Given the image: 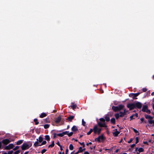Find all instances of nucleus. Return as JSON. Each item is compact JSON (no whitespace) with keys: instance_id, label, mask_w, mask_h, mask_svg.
<instances>
[{"instance_id":"c9c22d12","label":"nucleus","mask_w":154,"mask_h":154,"mask_svg":"<svg viewBox=\"0 0 154 154\" xmlns=\"http://www.w3.org/2000/svg\"><path fill=\"white\" fill-rule=\"evenodd\" d=\"M50 125L48 124H45L44 125V128L45 129H47L49 127Z\"/></svg>"},{"instance_id":"5fc2aeb1","label":"nucleus","mask_w":154,"mask_h":154,"mask_svg":"<svg viewBox=\"0 0 154 154\" xmlns=\"http://www.w3.org/2000/svg\"><path fill=\"white\" fill-rule=\"evenodd\" d=\"M133 140V139L132 138H131L129 141H128V143H131Z\"/></svg>"},{"instance_id":"6ab92c4d","label":"nucleus","mask_w":154,"mask_h":154,"mask_svg":"<svg viewBox=\"0 0 154 154\" xmlns=\"http://www.w3.org/2000/svg\"><path fill=\"white\" fill-rule=\"evenodd\" d=\"M43 138L41 136H40L38 139V141L40 143H42L43 140Z\"/></svg>"},{"instance_id":"bf43d9fd","label":"nucleus","mask_w":154,"mask_h":154,"mask_svg":"<svg viewBox=\"0 0 154 154\" xmlns=\"http://www.w3.org/2000/svg\"><path fill=\"white\" fill-rule=\"evenodd\" d=\"M2 141H0V149H2Z\"/></svg>"},{"instance_id":"c756f323","label":"nucleus","mask_w":154,"mask_h":154,"mask_svg":"<svg viewBox=\"0 0 154 154\" xmlns=\"http://www.w3.org/2000/svg\"><path fill=\"white\" fill-rule=\"evenodd\" d=\"M150 115L145 114L144 115V116L146 119L149 120Z\"/></svg>"},{"instance_id":"473e14b6","label":"nucleus","mask_w":154,"mask_h":154,"mask_svg":"<svg viewBox=\"0 0 154 154\" xmlns=\"http://www.w3.org/2000/svg\"><path fill=\"white\" fill-rule=\"evenodd\" d=\"M44 121L45 123H48L50 122L49 119L48 118H47L44 119Z\"/></svg>"},{"instance_id":"4468645a","label":"nucleus","mask_w":154,"mask_h":154,"mask_svg":"<svg viewBox=\"0 0 154 154\" xmlns=\"http://www.w3.org/2000/svg\"><path fill=\"white\" fill-rule=\"evenodd\" d=\"M74 117V116H70L67 118V119L69 122H71Z\"/></svg>"},{"instance_id":"5701e85b","label":"nucleus","mask_w":154,"mask_h":154,"mask_svg":"<svg viewBox=\"0 0 154 154\" xmlns=\"http://www.w3.org/2000/svg\"><path fill=\"white\" fill-rule=\"evenodd\" d=\"M54 141H53L51 143V145H49L48 147H53L54 146Z\"/></svg>"},{"instance_id":"1a4fd4ad","label":"nucleus","mask_w":154,"mask_h":154,"mask_svg":"<svg viewBox=\"0 0 154 154\" xmlns=\"http://www.w3.org/2000/svg\"><path fill=\"white\" fill-rule=\"evenodd\" d=\"M135 106V108H137L138 109H140L142 106V103L139 102H137L136 103H134Z\"/></svg>"},{"instance_id":"49530a36","label":"nucleus","mask_w":154,"mask_h":154,"mask_svg":"<svg viewBox=\"0 0 154 154\" xmlns=\"http://www.w3.org/2000/svg\"><path fill=\"white\" fill-rule=\"evenodd\" d=\"M13 152V150H12L11 151H9L8 152L7 154H12Z\"/></svg>"},{"instance_id":"ea45409f","label":"nucleus","mask_w":154,"mask_h":154,"mask_svg":"<svg viewBox=\"0 0 154 154\" xmlns=\"http://www.w3.org/2000/svg\"><path fill=\"white\" fill-rule=\"evenodd\" d=\"M82 125L83 126H85L86 122L84 121V120L83 119H82Z\"/></svg>"},{"instance_id":"8fccbe9b","label":"nucleus","mask_w":154,"mask_h":154,"mask_svg":"<svg viewBox=\"0 0 154 154\" xmlns=\"http://www.w3.org/2000/svg\"><path fill=\"white\" fill-rule=\"evenodd\" d=\"M128 112V111L126 109H124L123 112L125 114V115L127 114V113Z\"/></svg>"},{"instance_id":"39448f33","label":"nucleus","mask_w":154,"mask_h":154,"mask_svg":"<svg viewBox=\"0 0 154 154\" xmlns=\"http://www.w3.org/2000/svg\"><path fill=\"white\" fill-rule=\"evenodd\" d=\"M30 147L28 144L26 143H23L21 146V149L23 150L28 149Z\"/></svg>"},{"instance_id":"13d9d810","label":"nucleus","mask_w":154,"mask_h":154,"mask_svg":"<svg viewBox=\"0 0 154 154\" xmlns=\"http://www.w3.org/2000/svg\"><path fill=\"white\" fill-rule=\"evenodd\" d=\"M99 130H98V131H99V133H101V131H102V129L101 128H99Z\"/></svg>"},{"instance_id":"680f3d73","label":"nucleus","mask_w":154,"mask_h":154,"mask_svg":"<svg viewBox=\"0 0 154 154\" xmlns=\"http://www.w3.org/2000/svg\"><path fill=\"white\" fill-rule=\"evenodd\" d=\"M143 143L144 144H146L147 145H148V143L147 141H144Z\"/></svg>"},{"instance_id":"c85d7f7f","label":"nucleus","mask_w":154,"mask_h":154,"mask_svg":"<svg viewBox=\"0 0 154 154\" xmlns=\"http://www.w3.org/2000/svg\"><path fill=\"white\" fill-rule=\"evenodd\" d=\"M34 121L35 122V125H37L39 124V122H38V120L37 119H34Z\"/></svg>"},{"instance_id":"cd10ccee","label":"nucleus","mask_w":154,"mask_h":154,"mask_svg":"<svg viewBox=\"0 0 154 154\" xmlns=\"http://www.w3.org/2000/svg\"><path fill=\"white\" fill-rule=\"evenodd\" d=\"M115 116L116 119H118L119 118V117H120V115H119V114L118 113L115 114Z\"/></svg>"},{"instance_id":"6e6552de","label":"nucleus","mask_w":154,"mask_h":154,"mask_svg":"<svg viewBox=\"0 0 154 154\" xmlns=\"http://www.w3.org/2000/svg\"><path fill=\"white\" fill-rule=\"evenodd\" d=\"M128 108L130 110H131L135 108V106L134 103H128L127 105Z\"/></svg>"},{"instance_id":"79ce46f5","label":"nucleus","mask_w":154,"mask_h":154,"mask_svg":"<svg viewBox=\"0 0 154 154\" xmlns=\"http://www.w3.org/2000/svg\"><path fill=\"white\" fill-rule=\"evenodd\" d=\"M46 151H47L46 149H44L42 150L41 153L42 154H43Z\"/></svg>"},{"instance_id":"2f4dec72","label":"nucleus","mask_w":154,"mask_h":154,"mask_svg":"<svg viewBox=\"0 0 154 154\" xmlns=\"http://www.w3.org/2000/svg\"><path fill=\"white\" fill-rule=\"evenodd\" d=\"M57 135L60 137H63L64 135V134L63 132L61 133L57 134Z\"/></svg>"},{"instance_id":"de8ad7c7","label":"nucleus","mask_w":154,"mask_h":154,"mask_svg":"<svg viewBox=\"0 0 154 154\" xmlns=\"http://www.w3.org/2000/svg\"><path fill=\"white\" fill-rule=\"evenodd\" d=\"M143 92H145L147 91V89L146 88H143L142 89Z\"/></svg>"},{"instance_id":"052dcab7","label":"nucleus","mask_w":154,"mask_h":154,"mask_svg":"<svg viewBox=\"0 0 154 154\" xmlns=\"http://www.w3.org/2000/svg\"><path fill=\"white\" fill-rule=\"evenodd\" d=\"M95 146H93V147H90V149H91V150H92L93 149H94V150L95 149Z\"/></svg>"},{"instance_id":"423d86ee","label":"nucleus","mask_w":154,"mask_h":154,"mask_svg":"<svg viewBox=\"0 0 154 154\" xmlns=\"http://www.w3.org/2000/svg\"><path fill=\"white\" fill-rule=\"evenodd\" d=\"M141 93L138 92L136 93H131L129 94V96L132 97L133 99H137L136 97L138 96Z\"/></svg>"},{"instance_id":"37998d69","label":"nucleus","mask_w":154,"mask_h":154,"mask_svg":"<svg viewBox=\"0 0 154 154\" xmlns=\"http://www.w3.org/2000/svg\"><path fill=\"white\" fill-rule=\"evenodd\" d=\"M136 141L135 142V144H137L139 142V138L138 137H137L136 138Z\"/></svg>"},{"instance_id":"a878e982","label":"nucleus","mask_w":154,"mask_h":154,"mask_svg":"<svg viewBox=\"0 0 154 154\" xmlns=\"http://www.w3.org/2000/svg\"><path fill=\"white\" fill-rule=\"evenodd\" d=\"M111 123L114 124L115 123V119L114 118H112L111 119Z\"/></svg>"},{"instance_id":"338daca9","label":"nucleus","mask_w":154,"mask_h":154,"mask_svg":"<svg viewBox=\"0 0 154 154\" xmlns=\"http://www.w3.org/2000/svg\"><path fill=\"white\" fill-rule=\"evenodd\" d=\"M60 150L61 151H62L63 150V149L62 148V146H60Z\"/></svg>"},{"instance_id":"72a5a7b5","label":"nucleus","mask_w":154,"mask_h":154,"mask_svg":"<svg viewBox=\"0 0 154 154\" xmlns=\"http://www.w3.org/2000/svg\"><path fill=\"white\" fill-rule=\"evenodd\" d=\"M138 151L139 152H142L144 151V149L143 148L141 147L139 148L138 149Z\"/></svg>"},{"instance_id":"4be33fe9","label":"nucleus","mask_w":154,"mask_h":154,"mask_svg":"<svg viewBox=\"0 0 154 154\" xmlns=\"http://www.w3.org/2000/svg\"><path fill=\"white\" fill-rule=\"evenodd\" d=\"M82 147H80L79 148V150L76 152L74 153V154H78L80 152H82V150H81Z\"/></svg>"},{"instance_id":"a18cd8bd","label":"nucleus","mask_w":154,"mask_h":154,"mask_svg":"<svg viewBox=\"0 0 154 154\" xmlns=\"http://www.w3.org/2000/svg\"><path fill=\"white\" fill-rule=\"evenodd\" d=\"M63 132V133L64 135H66V134H67V135H68V133L69 132V131H65Z\"/></svg>"},{"instance_id":"f8f14e48","label":"nucleus","mask_w":154,"mask_h":154,"mask_svg":"<svg viewBox=\"0 0 154 154\" xmlns=\"http://www.w3.org/2000/svg\"><path fill=\"white\" fill-rule=\"evenodd\" d=\"M61 118L60 116H58L55 119V122L56 123L58 124L60 122L61 120Z\"/></svg>"},{"instance_id":"864d4df0","label":"nucleus","mask_w":154,"mask_h":154,"mask_svg":"<svg viewBox=\"0 0 154 154\" xmlns=\"http://www.w3.org/2000/svg\"><path fill=\"white\" fill-rule=\"evenodd\" d=\"M79 143L82 145L83 146V147H84L85 146V145L84 144V143L83 142V143H81L80 142H79Z\"/></svg>"},{"instance_id":"f704fd0d","label":"nucleus","mask_w":154,"mask_h":154,"mask_svg":"<svg viewBox=\"0 0 154 154\" xmlns=\"http://www.w3.org/2000/svg\"><path fill=\"white\" fill-rule=\"evenodd\" d=\"M74 147L72 144H70L69 146V149L70 150H72L73 149Z\"/></svg>"},{"instance_id":"7ed1b4c3","label":"nucleus","mask_w":154,"mask_h":154,"mask_svg":"<svg viewBox=\"0 0 154 154\" xmlns=\"http://www.w3.org/2000/svg\"><path fill=\"white\" fill-rule=\"evenodd\" d=\"M141 110L143 112H146L149 114L151 113V111L148 109V106L147 105H143Z\"/></svg>"},{"instance_id":"412c9836","label":"nucleus","mask_w":154,"mask_h":154,"mask_svg":"<svg viewBox=\"0 0 154 154\" xmlns=\"http://www.w3.org/2000/svg\"><path fill=\"white\" fill-rule=\"evenodd\" d=\"M45 139L48 141H49L50 139V136L48 135H45Z\"/></svg>"},{"instance_id":"9b49d317","label":"nucleus","mask_w":154,"mask_h":154,"mask_svg":"<svg viewBox=\"0 0 154 154\" xmlns=\"http://www.w3.org/2000/svg\"><path fill=\"white\" fill-rule=\"evenodd\" d=\"M11 142V141L8 139H4L2 141V143L5 145H7Z\"/></svg>"},{"instance_id":"0e129e2a","label":"nucleus","mask_w":154,"mask_h":154,"mask_svg":"<svg viewBox=\"0 0 154 154\" xmlns=\"http://www.w3.org/2000/svg\"><path fill=\"white\" fill-rule=\"evenodd\" d=\"M153 117L151 116H150V117H149V120H152V119H153Z\"/></svg>"},{"instance_id":"bb28decb","label":"nucleus","mask_w":154,"mask_h":154,"mask_svg":"<svg viewBox=\"0 0 154 154\" xmlns=\"http://www.w3.org/2000/svg\"><path fill=\"white\" fill-rule=\"evenodd\" d=\"M148 122L150 124H154V120H148Z\"/></svg>"},{"instance_id":"2eb2a0df","label":"nucleus","mask_w":154,"mask_h":154,"mask_svg":"<svg viewBox=\"0 0 154 154\" xmlns=\"http://www.w3.org/2000/svg\"><path fill=\"white\" fill-rule=\"evenodd\" d=\"M71 130L73 131H77L78 129L77 127L75 125H74L71 128Z\"/></svg>"},{"instance_id":"603ef678","label":"nucleus","mask_w":154,"mask_h":154,"mask_svg":"<svg viewBox=\"0 0 154 154\" xmlns=\"http://www.w3.org/2000/svg\"><path fill=\"white\" fill-rule=\"evenodd\" d=\"M136 144H133L131 145V148H134Z\"/></svg>"},{"instance_id":"58836bf2","label":"nucleus","mask_w":154,"mask_h":154,"mask_svg":"<svg viewBox=\"0 0 154 154\" xmlns=\"http://www.w3.org/2000/svg\"><path fill=\"white\" fill-rule=\"evenodd\" d=\"M19 148V146H16L15 148L13 149V150L15 151L18 149Z\"/></svg>"},{"instance_id":"ddd939ff","label":"nucleus","mask_w":154,"mask_h":154,"mask_svg":"<svg viewBox=\"0 0 154 154\" xmlns=\"http://www.w3.org/2000/svg\"><path fill=\"white\" fill-rule=\"evenodd\" d=\"M36 140L37 141H36L34 144L33 146L35 147H36L38 146H41V145H40V144L39 143V142L38 141V139H37Z\"/></svg>"},{"instance_id":"f03ea898","label":"nucleus","mask_w":154,"mask_h":154,"mask_svg":"<svg viewBox=\"0 0 154 154\" xmlns=\"http://www.w3.org/2000/svg\"><path fill=\"white\" fill-rule=\"evenodd\" d=\"M124 106L122 104H120L117 106H113L112 107V109L115 112L119 111L123 109Z\"/></svg>"},{"instance_id":"a211bd4d","label":"nucleus","mask_w":154,"mask_h":154,"mask_svg":"<svg viewBox=\"0 0 154 154\" xmlns=\"http://www.w3.org/2000/svg\"><path fill=\"white\" fill-rule=\"evenodd\" d=\"M23 140H18L16 144L17 145H20L23 142Z\"/></svg>"},{"instance_id":"aec40b11","label":"nucleus","mask_w":154,"mask_h":154,"mask_svg":"<svg viewBox=\"0 0 154 154\" xmlns=\"http://www.w3.org/2000/svg\"><path fill=\"white\" fill-rule=\"evenodd\" d=\"M71 104L72 105H71V107L73 110H74L77 107V105L76 104H74V103H72Z\"/></svg>"},{"instance_id":"4c0bfd02","label":"nucleus","mask_w":154,"mask_h":154,"mask_svg":"<svg viewBox=\"0 0 154 154\" xmlns=\"http://www.w3.org/2000/svg\"><path fill=\"white\" fill-rule=\"evenodd\" d=\"M133 130L134 131V132L135 133H138V134H137V135H139L140 134L138 132V131H137V130H136V129H134V128H133Z\"/></svg>"},{"instance_id":"0eeeda50","label":"nucleus","mask_w":154,"mask_h":154,"mask_svg":"<svg viewBox=\"0 0 154 154\" xmlns=\"http://www.w3.org/2000/svg\"><path fill=\"white\" fill-rule=\"evenodd\" d=\"M99 128L98 127L97 125H95L94 126L93 128V131L95 134H100V133L99 132L98 130Z\"/></svg>"},{"instance_id":"e2e57ef3","label":"nucleus","mask_w":154,"mask_h":154,"mask_svg":"<svg viewBox=\"0 0 154 154\" xmlns=\"http://www.w3.org/2000/svg\"><path fill=\"white\" fill-rule=\"evenodd\" d=\"M69 150L68 148L66 149V154H68V152Z\"/></svg>"},{"instance_id":"f257e3e1","label":"nucleus","mask_w":154,"mask_h":154,"mask_svg":"<svg viewBox=\"0 0 154 154\" xmlns=\"http://www.w3.org/2000/svg\"><path fill=\"white\" fill-rule=\"evenodd\" d=\"M100 121L97 122V124L100 128L105 127L106 129H107V126L105 122V120L103 118H101L99 119Z\"/></svg>"},{"instance_id":"a19ab883","label":"nucleus","mask_w":154,"mask_h":154,"mask_svg":"<svg viewBox=\"0 0 154 154\" xmlns=\"http://www.w3.org/2000/svg\"><path fill=\"white\" fill-rule=\"evenodd\" d=\"M73 134V132H70V133H68V136L69 137H70L72 136Z\"/></svg>"},{"instance_id":"3c124183","label":"nucleus","mask_w":154,"mask_h":154,"mask_svg":"<svg viewBox=\"0 0 154 154\" xmlns=\"http://www.w3.org/2000/svg\"><path fill=\"white\" fill-rule=\"evenodd\" d=\"M134 116V115H133L130 116V120L134 119V118H133V117Z\"/></svg>"},{"instance_id":"7c9ffc66","label":"nucleus","mask_w":154,"mask_h":154,"mask_svg":"<svg viewBox=\"0 0 154 154\" xmlns=\"http://www.w3.org/2000/svg\"><path fill=\"white\" fill-rule=\"evenodd\" d=\"M93 131V129L91 128L90 129V131L87 133V134L88 135H89L90 134H91V132H92Z\"/></svg>"},{"instance_id":"dca6fc26","label":"nucleus","mask_w":154,"mask_h":154,"mask_svg":"<svg viewBox=\"0 0 154 154\" xmlns=\"http://www.w3.org/2000/svg\"><path fill=\"white\" fill-rule=\"evenodd\" d=\"M120 132L118 131H116L115 132H113V134L114 137H116L118 136V134Z\"/></svg>"},{"instance_id":"b1692460","label":"nucleus","mask_w":154,"mask_h":154,"mask_svg":"<svg viewBox=\"0 0 154 154\" xmlns=\"http://www.w3.org/2000/svg\"><path fill=\"white\" fill-rule=\"evenodd\" d=\"M105 119L106 122H109L110 120V118L108 116H106L104 117Z\"/></svg>"},{"instance_id":"20e7f679","label":"nucleus","mask_w":154,"mask_h":154,"mask_svg":"<svg viewBox=\"0 0 154 154\" xmlns=\"http://www.w3.org/2000/svg\"><path fill=\"white\" fill-rule=\"evenodd\" d=\"M105 139V138L104 137L103 134H102L100 136H99L98 137L95 139V141H97L99 142H100L101 140L102 141H104Z\"/></svg>"},{"instance_id":"6e6d98bb","label":"nucleus","mask_w":154,"mask_h":154,"mask_svg":"<svg viewBox=\"0 0 154 154\" xmlns=\"http://www.w3.org/2000/svg\"><path fill=\"white\" fill-rule=\"evenodd\" d=\"M141 122V123H142V122H143L144 121V118H142L140 119Z\"/></svg>"},{"instance_id":"69168bd1","label":"nucleus","mask_w":154,"mask_h":154,"mask_svg":"<svg viewBox=\"0 0 154 154\" xmlns=\"http://www.w3.org/2000/svg\"><path fill=\"white\" fill-rule=\"evenodd\" d=\"M133 115H134V116H135L137 117H138V114L137 113H136L135 114H134Z\"/></svg>"},{"instance_id":"c03bdc74","label":"nucleus","mask_w":154,"mask_h":154,"mask_svg":"<svg viewBox=\"0 0 154 154\" xmlns=\"http://www.w3.org/2000/svg\"><path fill=\"white\" fill-rule=\"evenodd\" d=\"M20 152V150H17L14 152V154H18Z\"/></svg>"},{"instance_id":"4d7b16f0","label":"nucleus","mask_w":154,"mask_h":154,"mask_svg":"<svg viewBox=\"0 0 154 154\" xmlns=\"http://www.w3.org/2000/svg\"><path fill=\"white\" fill-rule=\"evenodd\" d=\"M56 144L59 146H61V145H60V142L59 141H57L56 143Z\"/></svg>"},{"instance_id":"09e8293b","label":"nucleus","mask_w":154,"mask_h":154,"mask_svg":"<svg viewBox=\"0 0 154 154\" xmlns=\"http://www.w3.org/2000/svg\"><path fill=\"white\" fill-rule=\"evenodd\" d=\"M57 134H56L54 133L53 134L54 136H53V139H54L56 138V135H57Z\"/></svg>"},{"instance_id":"e433bc0d","label":"nucleus","mask_w":154,"mask_h":154,"mask_svg":"<svg viewBox=\"0 0 154 154\" xmlns=\"http://www.w3.org/2000/svg\"><path fill=\"white\" fill-rule=\"evenodd\" d=\"M46 143H47L46 141L45 140H44L43 141H42V143L40 144V145H41V146L45 144Z\"/></svg>"},{"instance_id":"774afa93","label":"nucleus","mask_w":154,"mask_h":154,"mask_svg":"<svg viewBox=\"0 0 154 154\" xmlns=\"http://www.w3.org/2000/svg\"><path fill=\"white\" fill-rule=\"evenodd\" d=\"M84 154H89V153L87 151H86L84 152Z\"/></svg>"},{"instance_id":"393cba45","label":"nucleus","mask_w":154,"mask_h":154,"mask_svg":"<svg viewBox=\"0 0 154 154\" xmlns=\"http://www.w3.org/2000/svg\"><path fill=\"white\" fill-rule=\"evenodd\" d=\"M120 115V117H123L125 115V114L122 112H119Z\"/></svg>"},{"instance_id":"9d476101","label":"nucleus","mask_w":154,"mask_h":154,"mask_svg":"<svg viewBox=\"0 0 154 154\" xmlns=\"http://www.w3.org/2000/svg\"><path fill=\"white\" fill-rule=\"evenodd\" d=\"M14 146L13 143H11L8 146H6L4 149L10 150L13 148Z\"/></svg>"},{"instance_id":"f3484780","label":"nucleus","mask_w":154,"mask_h":154,"mask_svg":"<svg viewBox=\"0 0 154 154\" xmlns=\"http://www.w3.org/2000/svg\"><path fill=\"white\" fill-rule=\"evenodd\" d=\"M47 116V114L43 112L40 115L39 117L40 118H43L46 117Z\"/></svg>"}]
</instances>
